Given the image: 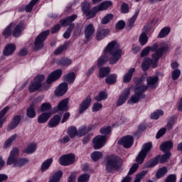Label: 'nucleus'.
Instances as JSON below:
<instances>
[{
    "label": "nucleus",
    "instance_id": "774afa93",
    "mask_svg": "<svg viewBox=\"0 0 182 182\" xmlns=\"http://www.w3.org/2000/svg\"><path fill=\"white\" fill-rule=\"evenodd\" d=\"M177 181V176L176 174L169 175L165 180V182H176Z\"/></svg>",
    "mask_w": 182,
    "mask_h": 182
},
{
    "label": "nucleus",
    "instance_id": "0e129e2a",
    "mask_svg": "<svg viewBox=\"0 0 182 182\" xmlns=\"http://www.w3.org/2000/svg\"><path fill=\"white\" fill-rule=\"evenodd\" d=\"M176 123V117H171L168 119V123H167V127L168 129H173V126H174V124Z\"/></svg>",
    "mask_w": 182,
    "mask_h": 182
},
{
    "label": "nucleus",
    "instance_id": "ea45409f",
    "mask_svg": "<svg viewBox=\"0 0 182 182\" xmlns=\"http://www.w3.org/2000/svg\"><path fill=\"white\" fill-rule=\"evenodd\" d=\"M17 135L14 134L10 136L5 142H4V149H9L11 146H12V143L16 140Z\"/></svg>",
    "mask_w": 182,
    "mask_h": 182
},
{
    "label": "nucleus",
    "instance_id": "4d7b16f0",
    "mask_svg": "<svg viewBox=\"0 0 182 182\" xmlns=\"http://www.w3.org/2000/svg\"><path fill=\"white\" fill-rule=\"evenodd\" d=\"M181 75V71L179 69H175L172 71L171 77L172 80H177Z\"/></svg>",
    "mask_w": 182,
    "mask_h": 182
},
{
    "label": "nucleus",
    "instance_id": "a18cd8bd",
    "mask_svg": "<svg viewBox=\"0 0 182 182\" xmlns=\"http://www.w3.org/2000/svg\"><path fill=\"white\" fill-rule=\"evenodd\" d=\"M167 168L166 167H162L158 170L156 172V176L157 178H161V177H164L166 174H167Z\"/></svg>",
    "mask_w": 182,
    "mask_h": 182
},
{
    "label": "nucleus",
    "instance_id": "412c9836",
    "mask_svg": "<svg viewBox=\"0 0 182 182\" xmlns=\"http://www.w3.org/2000/svg\"><path fill=\"white\" fill-rule=\"evenodd\" d=\"M149 27L144 26L142 29V33L139 36V41L142 46H144L149 42V37L146 32H147Z\"/></svg>",
    "mask_w": 182,
    "mask_h": 182
},
{
    "label": "nucleus",
    "instance_id": "9b49d317",
    "mask_svg": "<svg viewBox=\"0 0 182 182\" xmlns=\"http://www.w3.org/2000/svg\"><path fill=\"white\" fill-rule=\"evenodd\" d=\"M106 140L107 138L106 136L98 135L92 139V144L95 150H99L102 149L106 144Z\"/></svg>",
    "mask_w": 182,
    "mask_h": 182
},
{
    "label": "nucleus",
    "instance_id": "2eb2a0df",
    "mask_svg": "<svg viewBox=\"0 0 182 182\" xmlns=\"http://www.w3.org/2000/svg\"><path fill=\"white\" fill-rule=\"evenodd\" d=\"M90 103H92V98L90 95L87 96V97L82 100L79 107V113L82 114V113H85L89 107H90Z\"/></svg>",
    "mask_w": 182,
    "mask_h": 182
},
{
    "label": "nucleus",
    "instance_id": "6e6d98bb",
    "mask_svg": "<svg viewBox=\"0 0 182 182\" xmlns=\"http://www.w3.org/2000/svg\"><path fill=\"white\" fill-rule=\"evenodd\" d=\"M112 19L113 14H107L102 19L101 23H102L103 25H106L107 23H109V22H110V21H112Z\"/></svg>",
    "mask_w": 182,
    "mask_h": 182
},
{
    "label": "nucleus",
    "instance_id": "58836bf2",
    "mask_svg": "<svg viewBox=\"0 0 182 182\" xmlns=\"http://www.w3.org/2000/svg\"><path fill=\"white\" fill-rule=\"evenodd\" d=\"M110 73V68L109 67H102L99 70V77H106L107 75Z\"/></svg>",
    "mask_w": 182,
    "mask_h": 182
},
{
    "label": "nucleus",
    "instance_id": "de8ad7c7",
    "mask_svg": "<svg viewBox=\"0 0 182 182\" xmlns=\"http://www.w3.org/2000/svg\"><path fill=\"white\" fill-rule=\"evenodd\" d=\"M9 110V107H6L3 110L0 112V128L2 127V124L5 123V119H2L5 114H6V112Z\"/></svg>",
    "mask_w": 182,
    "mask_h": 182
},
{
    "label": "nucleus",
    "instance_id": "bf43d9fd",
    "mask_svg": "<svg viewBox=\"0 0 182 182\" xmlns=\"http://www.w3.org/2000/svg\"><path fill=\"white\" fill-rule=\"evenodd\" d=\"M129 12H130L129 4L122 3L121 5V14H129Z\"/></svg>",
    "mask_w": 182,
    "mask_h": 182
},
{
    "label": "nucleus",
    "instance_id": "dca6fc26",
    "mask_svg": "<svg viewBox=\"0 0 182 182\" xmlns=\"http://www.w3.org/2000/svg\"><path fill=\"white\" fill-rule=\"evenodd\" d=\"M146 87L149 89H156L157 86L159 85V77L157 76H149L146 77Z\"/></svg>",
    "mask_w": 182,
    "mask_h": 182
},
{
    "label": "nucleus",
    "instance_id": "c9c22d12",
    "mask_svg": "<svg viewBox=\"0 0 182 182\" xmlns=\"http://www.w3.org/2000/svg\"><path fill=\"white\" fill-rule=\"evenodd\" d=\"M36 149H38L36 144H29L27 148L24 149V153H26L27 154H32V153H35V151H36Z\"/></svg>",
    "mask_w": 182,
    "mask_h": 182
},
{
    "label": "nucleus",
    "instance_id": "c85d7f7f",
    "mask_svg": "<svg viewBox=\"0 0 182 182\" xmlns=\"http://www.w3.org/2000/svg\"><path fill=\"white\" fill-rule=\"evenodd\" d=\"M136 72V68H132L129 70V71L124 75L123 82L124 83H129L130 80L133 77V73Z\"/></svg>",
    "mask_w": 182,
    "mask_h": 182
},
{
    "label": "nucleus",
    "instance_id": "4468645a",
    "mask_svg": "<svg viewBox=\"0 0 182 182\" xmlns=\"http://www.w3.org/2000/svg\"><path fill=\"white\" fill-rule=\"evenodd\" d=\"M62 73H63V72L60 69L54 70L48 75L46 83L48 85L53 83V82H55V80H58V79L62 76Z\"/></svg>",
    "mask_w": 182,
    "mask_h": 182
},
{
    "label": "nucleus",
    "instance_id": "f03ea898",
    "mask_svg": "<svg viewBox=\"0 0 182 182\" xmlns=\"http://www.w3.org/2000/svg\"><path fill=\"white\" fill-rule=\"evenodd\" d=\"M112 5L113 3L111 1H105L101 3L100 5L93 7L90 10V3L87 1H84V3L82 4V9L85 16L90 19L92 18H95L98 12L106 11V9L110 8V6H112Z\"/></svg>",
    "mask_w": 182,
    "mask_h": 182
},
{
    "label": "nucleus",
    "instance_id": "0eeeda50",
    "mask_svg": "<svg viewBox=\"0 0 182 182\" xmlns=\"http://www.w3.org/2000/svg\"><path fill=\"white\" fill-rule=\"evenodd\" d=\"M151 142L146 143L142 146V149L136 158V161L138 163V166L144 161V159H146L147 154L151 150Z\"/></svg>",
    "mask_w": 182,
    "mask_h": 182
},
{
    "label": "nucleus",
    "instance_id": "4c0bfd02",
    "mask_svg": "<svg viewBox=\"0 0 182 182\" xmlns=\"http://www.w3.org/2000/svg\"><path fill=\"white\" fill-rule=\"evenodd\" d=\"M140 13V9H137L135 10L134 15L132 16L131 18L128 20V25L131 28L133 27V25H134V22H136V20L137 19V16H139V14Z\"/></svg>",
    "mask_w": 182,
    "mask_h": 182
},
{
    "label": "nucleus",
    "instance_id": "f3484780",
    "mask_svg": "<svg viewBox=\"0 0 182 182\" xmlns=\"http://www.w3.org/2000/svg\"><path fill=\"white\" fill-rule=\"evenodd\" d=\"M161 43H161L159 46L157 43H154L152 46H148L145 48L141 53V58H144V56H147L148 54L150 53V50L151 52H156V50L160 49Z\"/></svg>",
    "mask_w": 182,
    "mask_h": 182
},
{
    "label": "nucleus",
    "instance_id": "e2e57ef3",
    "mask_svg": "<svg viewBox=\"0 0 182 182\" xmlns=\"http://www.w3.org/2000/svg\"><path fill=\"white\" fill-rule=\"evenodd\" d=\"M89 178H90V176L89 174H82L78 178L77 181L87 182L89 181Z\"/></svg>",
    "mask_w": 182,
    "mask_h": 182
},
{
    "label": "nucleus",
    "instance_id": "e433bc0d",
    "mask_svg": "<svg viewBox=\"0 0 182 182\" xmlns=\"http://www.w3.org/2000/svg\"><path fill=\"white\" fill-rule=\"evenodd\" d=\"M26 114L30 119H33L36 116V112L35 111V105L32 104L28 108H27Z\"/></svg>",
    "mask_w": 182,
    "mask_h": 182
},
{
    "label": "nucleus",
    "instance_id": "f8f14e48",
    "mask_svg": "<svg viewBox=\"0 0 182 182\" xmlns=\"http://www.w3.org/2000/svg\"><path fill=\"white\" fill-rule=\"evenodd\" d=\"M77 18V15L73 14L69 17H67L64 19L60 20V22L62 26H68V25H70L68 29H69L72 32L73 28H75V23H72V22H73L75 19H76Z\"/></svg>",
    "mask_w": 182,
    "mask_h": 182
},
{
    "label": "nucleus",
    "instance_id": "473e14b6",
    "mask_svg": "<svg viewBox=\"0 0 182 182\" xmlns=\"http://www.w3.org/2000/svg\"><path fill=\"white\" fill-rule=\"evenodd\" d=\"M171 31V28L169 26L164 27L158 34V38L163 39V38H166V36H167Z\"/></svg>",
    "mask_w": 182,
    "mask_h": 182
},
{
    "label": "nucleus",
    "instance_id": "2f4dec72",
    "mask_svg": "<svg viewBox=\"0 0 182 182\" xmlns=\"http://www.w3.org/2000/svg\"><path fill=\"white\" fill-rule=\"evenodd\" d=\"M52 163H53V159L52 158L48 159L47 160L44 161L41 166V171L43 173V171H46V170H48V168L50 167Z\"/></svg>",
    "mask_w": 182,
    "mask_h": 182
},
{
    "label": "nucleus",
    "instance_id": "f704fd0d",
    "mask_svg": "<svg viewBox=\"0 0 182 182\" xmlns=\"http://www.w3.org/2000/svg\"><path fill=\"white\" fill-rule=\"evenodd\" d=\"M63 77L65 82H68V83L72 84V83H74L75 79H76V74H75V73L73 72H71L64 75Z\"/></svg>",
    "mask_w": 182,
    "mask_h": 182
},
{
    "label": "nucleus",
    "instance_id": "6ab92c4d",
    "mask_svg": "<svg viewBox=\"0 0 182 182\" xmlns=\"http://www.w3.org/2000/svg\"><path fill=\"white\" fill-rule=\"evenodd\" d=\"M68 83L67 82H63L59 85V86L57 87V89L55 91V95L56 96H63L65 93L68 92Z\"/></svg>",
    "mask_w": 182,
    "mask_h": 182
},
{
    "label": "nucleus",
    "instance_id": "1a4fd4ad",
    "mask_svg": "<svg viewBox=\"0 0 182 182\" xmlns=\"http://www.w3.org/2000/svg\"><path fill=\"white\" fill-rule=\"evenodd\" d=\"M48 35H49V30L42 32L37 36L34 42L35 49H42L43 42H45L46 38H48Z\"/></svg>",
    "mask_w": 182,
    "mask_h": 182
},
{
    "label": "nucleus",
    "instance_id": "b1692460",
    "mask_svg": "<svg viewBox=\"0 0 182 182\" xmlns=\"http://www.w3.org/2000/svg\"><path fill=\"white\" fill-rule=\"evenodd\" d=\"M173 144L171 141H164L160 146L161 151L168 153L173 149Z\"/></svg>",
    "mask_w": 182,
    "mask_h": 182
},
{
    "label": "nucleus",
    "instance_id": "864d4df0",
    "mask_svg": "<svg viewBox=\"0 0 182 182\" xmlns=\"http://www.w3.org/2000/svg\"><path fill=\"white\" fill-rule=\"evenodd\" d=\"M89 132V129L86 127H81L78 132H77V136L78 137H82V136H85V134H87Z\"/></svg>",
    "mask_w": 182,
    "mask_h": 182
},
{
    "label": "nucleus",
    "instance_id": "5701e85b",
    "mask_svg": "<svg viewBox=\"0 0 182 182\" xmlns=\"http://www.w3.org/2000/svg\"><path fill=\"white\" fill-rule=\"evenodd\" d=\"M93 33H95V27L92 26V24L87 25L85 29V38L89 41V39L93 36Z\"/></svg>",
    "mask_w": 182,
    "mask_h": 182
},
{
    "label": "nucleus",
    "instance_id": "423d86ee",
    "mask_svg": "<svg viewBox=\"0 0 182 182\" xmlns=\"http://www.w3.org/2000/svg\"><path fill=\"white\" fill-rule=\"evenodd\" d=\"M122 164V159L116 155H110L107 159L106 170L108 173H112L114 170H117Z\"/></svg>",
    "mask_w": 182,
    "mask_h": 182
},
{
    "label": "nucleus",
    "instance_id": "69168bd1",
    "mask_svg": "<svg viewBox=\"0 0 182 182\" xmlns=\"http://www.w3.org/2000/svg\"><path fill=\"white\" fill-rule=\"evenodd\" d=\"M171 156V153L166 152L165 154H164L161 159H160V163H166L168 159H170V156Z\"/></svg>",
    "mask_w": 182,
    "mask_h": 182
},
{
    "label": "nucleus",
    "instance_id": "20e7f679",
    "mask_svg": "<svg viewBox=\"0 0 182 182\" xmlns=\"http://www.w3.org/2000/svg\"><path fill=\"white\" fill-rule=\"evenodd\" d=\"M18 156H19V149L14 148L10 152L6 165L11 166V164H14V167H23V166H26L29 163L28 159L23 158L18 159Z\"/></svg>",
    "mask_w": 182,
    "mask_h": 182
},
{
    "label": "nucleus",
    "instance_id": "aec40b11",
    "mask_svg": "<svg viewBox=\"0 0 182 182\" xmlns=\"http://www.w3.org/2000/svg\"><path fill=\"white\" fill-rule=\"evenodd\" d=\"M16 50V45L14 43L8 44L4 49L3 55L4 56H11Z\"/></svg>",
    "mask_w": 182,
    "mask_h": 182
},
{
    "label": "nucleus",
    "instance_id": "c03bdc74",
    "mask_svg": "<svg viewBox=\"0 0 182 182\" xmlns=\"http://www.w3.org/2000/svg\"><path fill=\"white\" fill-rule=\"evenodd\" d=\"M117 79V75L111 74L107 77L106 82L108 83V85H113L114 83H116Z\"/></svg>",
    "mask_w": 182,
    "mask_h": 182
},
{
    "label": "nucleus",
    "instance_id": "a19ab883",
    "mask_svg": "<svg viewBox=\"0 0 182 182\" xmlns=\"http://www.w3.org/2000/svg\"><path fill=\"white\" fill-rule=\"evenodd\" d=\"M57 63L60 66H69V65H72V60L70 58H60L57 60Z\"/></svg>",
    "mask_w": 182,
    "mask_h": 182
},
{
    "label": "nucleus",
    "instance_id": "052dcab7",
    "mask_svg": "<svg viewBox=\"0 0 182 182\" xmlns=\"http://www.w3.org/2000/svg\"><path fill=\"white\" fill-rule=\"evenodd\" d=\"M149 173L148 171H142L140 173L136 175V178L134 182H140L141 178L146 176V173Z\"/></svg>",
    "mask_w": 182,
    "mask_h": 182
},
{
    "label": "nucleus",
    "instance_id": "c756f323",
    "mask_svg": "<svg viewBox=\"0 0 182 182\" xmlns=\"http://www.w3.org/2000/svg\"><path fill=\"white\" fill-rule=\"evenodd\" d=\"M52 116L50 112H43L38 117V123H46L49 118Z\"/></svg>",
    "mask_w": 182,
    "mask_h": 182
},
{
    "label": "nucleus",
    "instance_id": "37998d69",
    "mask_svg": "<svg viewBox=\"0 0 182 182\" xmlns=\"http://www.w3.org/2000/svg\"><path fill=\"white\" fill-rule=\"evenodd\" d=\"M52 109V105L49 102H44L41 105L40 108L38 109V112H49Z\"/></svg>",
    "mask_w": 182,
    "mask_h": 182
},
{
    "label": "nucleus",
    "instance_id": "f257e3e1",
    "mask_svg": "<svg viewBox=\"0 0 182 182\" xmlns=\"http://www.w3.org/2000/svg\"><path fill=\"white\" fill-rule=\"evenodd\" d=\"M119 48L120 46L116 41L109 43L104 48L102 55L98 59L97 66L99 68L103 66L108 60H109V65L117 63L122 58V49H119Z\"/></svg>",
    "mask_w": 182,
    "mask_h": 182
},
{
    "label": "nucleus",
    "instance_id": "13d9d810",
    "mask_svg": "<svg viewBox=\"0 0 182 182\" xmlns=\"http://www.w3.org/2000/svg\"><path fill=\"white\" fill-rule=\"evenodd\" d=\"M100 133L101 134H103L104 136H107V134H110L112 132V127H104L100 129Z\"/></svg>",
    "mask_w": 182,
    "mask_h": 182
},
{
    "label": "nucleus",
    "instance_id": "bb28decb",
    "mask_svg": "<svg viewBox=\"0 0 182 182\" xmlns=\"http://www.w3.org/2000/svg\"><path fill=\"white\" fill-rule=\"evenodd\" d=\"M19 123H21V116L20 115L15 116L13 118L11 123L8 127V130H14V129H16V127H18V126L19 125Z\"/></svg>",
    "mask_w": 182,
    "mask_h": 182
},
{
    "label": "nucleus",
    "instance_id": "09e8293b",
    "mask_svg": "<svg viewBox=\"0 0 182 182\" xmlns=\"http://www.w3.org/2000/svg\"><path fill=\"white\" fill-rule=\"evenodd\" d=\"M102 156L103 154L102 152L96 151L91 154V158L93 161H97L100 159H102Z\"/></svg>",
    "mask_w": 182,
    "mask_h": 182
},
{
    "label": "nucleus",
    "instance_id": "603ef678",
    "mask_svg": "<svg viewBox=\"0 0 182 182\" xmlns=\"http://www.w3.org/2000/svg\"><path fill=\"white\" fill-rule=\"evenodd\" d=\"M163 114H164L163 110H157L151 114V119H153L154 120H157V119H159L160 116H163Z\"/></svg>",
    "mask_w": 182,
    "mask_h": 182
},
{
    "label": "nucleus",
    "instance_id": "4be33fe9",
    "mask_svg": "<svg viewBox=\"0 0 182 182\" xmlns=\"http://www.w3.org/2000/svg\"><path fill=\"white\" fill-rule=\"evenodd\" d=\"M137 168H139V164H134L130 168L129 171L128 172V175L122 181V182H131L132 177H130L129 176H132V174L136 173V171H137Z\"/></svg>",
    "mask_w": 182,
    "mask_h": 182
},
{
    "label": "nucleus",
    "instance_id": "79ce46f5",
    "mask_svg": "<svg viewBox=\"0 0 182 182\" xmlns=\"http://www.w3.org/2000/svg\"><path fill=\"white\" fill-rule=\"evenodd\" d=\"M106 99H107V92L105 91L100 92L98 95L95 97V100L97 102H102V100H106Z\"/></svg>",
    "mask_w": 182,
    "mask_h": 182
},
{
    "label": "nucleus",
    "instance_id": "680f3d73",
    "mask_svg": "<svg viewBox=\"0 0 182 182\" xmlns=\"http://www.w3.org/2000/svg\"><path fill=\"white\" fill-rule=\"evenodd\" d=\"M158 164H159V157H156L154 159L149 161L146 164V167H149V168L154 167V166L157 165Z\"/></svg>",
    "mask_w": 182,
    "mask_h": 182
},
{
    "label": "nucleus",
    "instance_id": "ddd939ff",
    "mask_svg": "<svg viewBox=\"0 0 182 182\" xmlns=\"http://www.w3.org/2000/svg\"><path fill=\"white\" fill-rule=\"evenodd\" d=\"M134 141L133 136L128 135L121 138L118 141V144H121L125 149H130L133 146Z\"/></svg>",
    "mask_w": 182,
    "mask_h": 182
},
{
    "label": "nucleus",
    "instance_id": "cd10ccee",
    "mask_svg": "<svg viewBox=\"0 0 182 182\" xmlns=\"http://www.w3.org/2000/svg\"><path fill=\"white\" fill-rule=\"evenodd\" d=\"M110 33V30L109 29H100L97 32V41H102V39H105L107 35Z\"/></svg>",
    "mask_w": 182,
    "mask_h": 182
},
{
    "label": "nucleus",
    "instance_id": "393cba45",
    "mask_svg": "<svg viewBox=\"0 0 182 182\" xmlns=\"http://www.w3.org/2000/svg\"><path fill=\"white\" fill-rule=\"evenodd\" d=\"M69 99L65 98L60 103L58 104L57 109L58 110H60V112H65L69 109Z\"/></svg>",
    "mask_w": 182,
    "mask_h": 182
},
{
    "label": "nucleus",
    "instance_id": "a211bd4d",
    "mask_svg": "<svg viewBox=\"0 0 182 182\" xmlns=\"http://www.w3.org/2000/svg\"><path fill=\"white\" fill-rule=\"evenodd\" d=\"M129 96H130V90L127 89L117 100V106H122V105H124V103H126V100L129 99Z\"/></svg>",
    "mask_w": 182,
    "mask_h": 182
},
{
    "label": "nucleus",
    "instance_id": "39448f33",
    "mask_svg": "<svg viewBox=\"0 0 182 182\" xmlns=\"http://www.w3.org/2000/svg\"><path fill=\"white\" fill-rule=\"evenodd\" d=\"M142 82L143 78H140L139 82L136 86L134 95H132L128 100V103H130V105L138 103V102L140 101V99H144V97H146V95L144 92H147V86L142 84Z\"/></svg>",
    "mask_w": 182,
    "mask_h": 182
},
{
    "label": "nucleus",
    "instance_id": "9d476101",
    "mask_svg": "<svg viewBox=\"0 0 182 182\" xmlns=\"http://www.w3.org/2000/svg\"><path fill=\"white\" fill-rule=\"evenodd\" d=\"M75 160H76V157L73 154H68L65 155H63L59 158V164L61 166H70L75 163Z\"/></svg>",
    "mask_w": 182,
    "mask_h": 182
},
{
    "label": "nucleus",
    "instance_id": "49530a36",
    "mask_svg": "<svg viewBox=\"0 0 182 182\" xmlns=\"http://www.w3.org/2000/svg\"><path fill=\"white\" fill-rule=\"evenodd\" d=\"M68 46H69V43H65L63 46H60L55 50V51L54 53L55 55H60V53H62V52H63L64 50H66V49H68Z\"/></svg>",
    "mask_w": 182,
    "mask_h": 182
},
{
    "label": "nucleus",
    "instance_id": "3c124183",
    "mask_svg": "<svg viewBox=\"0 0 182 182\" xmlns=\"http://www.w3.org/2000/svg\"><path fill=\"white\" fill-rule=\"evenodd\" d=\"M68 134L71 137V139H73L75 136H77V130L76 129V127H70L68 129Z\"/></svg>",
    "mask_w": 182,
    "mask_h": 182
},
{
    "label": "nucleus",
    "instance_id": "6e6552de",
    "mask_svg": "<svg viewBox=\"0 0 182 182\" xmlns=\"http://www.w3.org/2000/svg\"><path fill=\"white\" fill-rule=\"evenodd\" d=\"M45 80V75H37L35 78L33 82H32L29 87L28 90L31 93H33V92H36V90H39L42 87V82Z\"/></svg>",
    "mask_w": 182,
    "mask_h": 182
},
{
    "label": "nucleus",
    "instance_id": "7c9ffc66",
    "mask_svg": "<svg viewBox=\"0 0 182 182\" xmlns=\"http://www.w3.org/2000/svg\"><path fill=\"white\" fill-rule=\"evenodd\" d=\"M22 31H23V23L16 26V27L14 28L12 31L13 36H14V38H18L21 36V33H22Z\"/></svg>",
    "mask_w": 182,
    "mask_h": 182
},
{
    "label": "nucleus",
    "instance_id": "8fccbe9b",
    "mask_svg": "<svg viewBox=\"0 0 182 182\" xmlns=\"http://www.w3.org/2000/svg\"><path fill=\"white\" fill-rule=\"evenodd\" d=\"M12 26H14V23H11L3 31V36L6 39V38H9V36H11V29L12 28Z\"/></svg>",
    "mask_w": 182,
    "mask_h": 182
},
{
    "label": "nucleus",
    "instance_id": "5fc2aeb1",
    "mask_svg": "<svg viewBox=\"0 0 182 182\" xmlns=\"http://www.w3.org/2000/svg\"><path fill=\"white\" fill-rule=\"evenodd\" d=\"M38 1L39 0H31V2L26 6V12H31L33 6H35V4L38 2Z\"/></svg>",
    "mask_w": 182,
    "mask_h": 182
},
{
    "label": "nucleus",
    "instance_id": "338daca9",
    "mask_svg": "<svg viewBox=\"0 0 182 182\" xmlns=\"http://www.w3.org/2000/svg\"><path fill=\"white\" fill-rule=\"evenodd\" d=\"M102 107H103V105L101 103L95 102L92 106V110L94 112H99Z\"/></svg>",
    "mask_w": 182,
    "mask_h": 182
},
{
    "label": "nucleus",
    "instance_id": "7ed1b4c3",
    "mask_svg": "<svg viewBox=\"0 0 182 182\" xmlns=\"http://www.w3.org/2000/svg\"><path fill=\"white\" fill-rule=\"evenodd\" d=\"M168 50V45L166 43H161V47L158 50L152 55V59L146 58L141 65L142 70L146 72V70H149V68L151 66V68H156L157 66V61L161 56H163V53L167 52Z\"/></svg>",
    "mask_w": 182,
    "mask_h": 182
},
{
    "label": "nucleus",
    "instance_id": "a878e982",
    "mask_svg": "<svg viewBox=\"0 0 182 182\" xmlns=\"http://www.w3.org/2000/svg\"><path fill=\"white\" fill-rule=\"evenodd\" d=\"M62 176H63V172L59 170L50 176L48 182H59L62 178Z\"/></svg>",
    "mask_w": 182,
    "mask_h": 182
},
{
    "label": "nucleus",
    "instance_id": "72a5a7b5",
    "mask_svg": "<svg viewBox=\"0 0 182 182\" xmlns=\"http://www.w3.org/2000/svg\"><path fill=\"white\" fill-rule=\"evenodd\" d=\"M60 122V117L58 115H54V117L48 122L49 127H56Z\"/></svg>",
    "mask_w": 182,
    "mask_h": 182
}]
</instances>
